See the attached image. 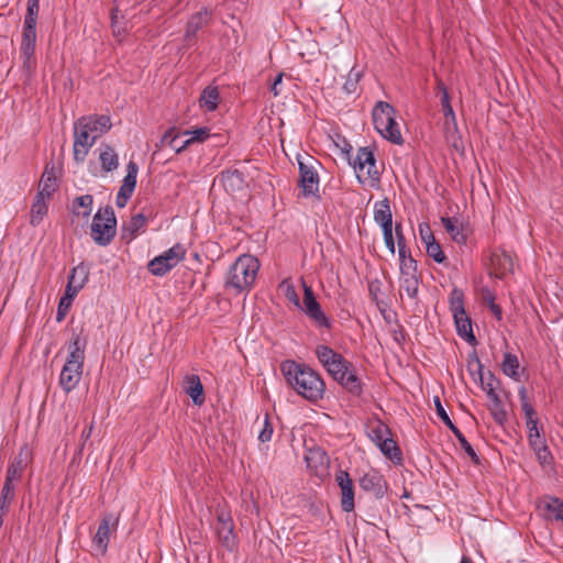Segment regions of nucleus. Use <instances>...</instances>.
I'll use <instances>...</instances> for the list:
<instances>
[{"label": "nucleus", "instance_id": "1", "mask_svg": "<svg viewBox=\"0 0 563 563\" xmlns=\"http://www.w3.org/2000/svg\"><path fill=\"white\" fill-rule=\"evenodd\" d=\"M280 371L287 384L305 399L316 402L323 398L325 384L308 365L286 360L282 362Z\"/></svg>", "mask_w": 563, "mask_h": 563}, {"label": "nucleus", "instance_id": "2", "mask_svg": "<svg viewBox=\"0 0 563 563\" xmlns=\"http://www.w3.org/2000/svg\"><path fill=\"white\" fill-rule=\"evenodd\" d=\"M260 269V262L252 255H242L230 266L225 288H234L238 294L251 287Z\"/></svg>", "mask_w": 563, "mask_h": 563}, {"label": "nucleus", "instance_id": "3", "mask_svg": "<svg viewBox=\"0 0 563 563\" xmlns=\"http://www.w3.org/2000/svg\"><path fill=\"white\" fill-rule=\"evenodd\" d=\"M372 118L375 130L385 140L397 145L404 143L399 125L396 122V110L390 103L378 101L373 108Z\"/></svg>", "mask_w": 563, "mask_h": 563}, {"label": "nucleus", "instance_id": "4", "mask_svg": "<svg viewBox=\"0 0 563 563\" xmlns=\"http://www.w3.org/2000/svg\"><path fill=\"white\" fill-rule=\"evenodd\" d=\"M117 234V218L111 206L100 208L92 218L90 235L100 246L109 245Z\"/></svg>", "mask_w": 563, "mask_h": 563}, {"label": "nucleus", "instance_id": "5", "mask_svg": "<svg viewBox=\"0 0 563 563\" xmlns=\"http://www.w3.org/2000/svg\"><path fill=\"white\" fill-rule=\"evenodd\" d=\"M297 161L299 172L298 186L301 188L302 196L305 198L312 197L317 200H321L319 194V174L316 169V164H319V162L310 155H306L305 157L298 155Z\"/></svg>", "mask_w": 563, "mask_h": 563}, {"label": "nucleus", "instance_id": "6", "mask_svg": "<svg viewBox=\"0 0 563 563\" xmlns=\"http://www.w3.org/2000/svg\"><path fill=\"white\" fill-rule=\"evenodd\" d=\"M185 255L186 249L184 245L176 243L161 255L151 260L147 263V269L154 276H165L185 258Z\"/></svg>", "mask_w": 563, "mask_h": 563}, {"label": "nucleus", "instance_id": "7", "mask_svg": "<svg viewBox=\"0 0 563 563\" xmlns=\"http://www.w3.org/2000/svg\"><path fill=\"white\" fill-rule=\"evenodd\" d=\"M98 135L91 134V129L84 125L78 119L74 123L73 154L76 163H84L89 150L93 146Z\"/></svg>", "mask_w": 563, "mask_h": 563}, {"label": "nucleus", "instance_id": "8", "mask_svg": "<svg viewBox=\"0 0 563 563\" xmlns=\"http://www.w3.org/2000/svg\"><path fill=\"white\" fill-rule=\"evenodd\" d=\"M303 288V299L301 310L311 319V321L318 328H331V322L329 318L325 316L322 310L320 303L317 301L314 292L310 286H308L305 280H302Z\"/></svg>", "mask_w": 563, "mask_h": 563}, {"label": "nucleus", "instance_id": "9", "mask_svg": "<svg viewBox=\"0 0 563 563\" xmlns=\"http://www.w3.org/2000/svg\"><path fill=\"white\" fill-rule=\"evenodd\" d=\"M119 518L113 514H107L99 522L97 532L92 537V549L98 555H104L108 551L111 528L115 531Z\"/></svg>", "mask_w": 563, "mask_h": 563}, {"label": "nucleus", "instance_id": "10", "mask_svg": "<svg viewBox=\"0 0 563 563\" xmlns=\"http://www.w3.org/2000/svg\"><path fill=\"white\" fill-rule=\"evenodd\" d=\"M400 287L411 299H417L421 276L418 274L417 261H409L400 265Z\"/></svg>", "mask_w": 563, "mask_h": 563}, {"label": "nucleus", "instance_id": "11", "mask_svg": "<svg viewBox=\"0 0 563 563\" xmlns=\"http://www.w3.org/2000/svg\"><path fill=\"white\" fill-rule=\"evenodd\" d=\"M217 533L219 537V540L221 541L222 545L227 549L232 550V548L235 545V536H234V523L232 516L229 511H227L223 508H217Z\"/></svg>", "mask_w": 563, "mask_h": 563}, {"label": "nucleus", "instance_id": "12", "mask_svg": "<svg viewBox=\"0 0 563 563\" xmlns=\"http://www.w3.org/2000/svg\"><path fill=\"white\" fill-rule=\"evenodd\" d=\"M335 482L341 490V508L344 512H351L355 508V490L353 479L347 471L339 470L335 473Z\"/></svg>", "mask_w": 563, "mask_h": 563}, {"label": "nucleus", "instance_id": "13", "mask_svg": "<svg viewBox=\"0 0 563 563\" xmlns=\"http://www.w3.org/2000/svg\"><path fill=\"white\" fill-rule=\"evenodd\" d=\"M440 103H441V108H442V112H443V117H444L445 133L448 135V139H450L452 141L453 147L456 151H459L460 145L462 144V141H461V135L459 134L455 112L451 104V98L444 96V98H440Z\"/></svg>", "mask_w": 563, "mask_h": 563}, {"label": "nucleus", "instance_id": "14", "mask_svg": "<svg viewBox=\"0 0 563 563\" xmlns=\"http://www.w3.org/2000/svg\"><path fill=\"white\" fill-rule=\"evenodd\" d=\"M358 484L364 492L372 493L377 499L383 498L388 489L386 479L377 471L364 474Z\"/></svg>", "mask_w": 563, "mask_h": 563}, {"label": "nucleus", "instance_id": "15", "mask_svg": "<svg viewBox=\"0 0 563 563\" xmlns=\"http://www.w3.org/2000/svg\"><path fill=\"white\" fill-rule=\"evenodd\" d=\"M30 460H31V451L29 450L27 444H23L20 448L18 454L9 463L7 473H5V477L11 478L13 481H20Z\"/></svg>", "mask_w": 563, "mask_h": 563}, {"label": "nucleus", "instance_id": "16", "mask_svg": "<svg viewBox=\"0 0 563 563\" xmlns=\"http://www.w3.org/2000/svg\"><path fill=\"white\" fill-rule=\"evenodd\" d=\"M518 396L521 405V409L525 413L526 424L528 428V437H537L540 434L538 429V418L533 406L528 400L527 389L525 386L519 387Z\"/></svg>", "mask_w": 563, "mask_h": 563}, {"label": "nucleus", "instance_id": "17", "mask_svg": "<svg viewBox=\"0 0 563 563\" xmlns=\"http://www.w3.org/2000/svg\"><path fill=\"white\" fill-rule=\"evenodd\" d=\"M224 190L229 194L240 192L246 186L245 176L239 169H227L221 172L218 177Z\"/></svg>", "mask_w": 563, "mask_h": 563}, {"label": "nucleus", "instance_id": "18", "mask_svg": "<svg viewBox=\"0 0 563 563\" xmlns=\"http://www.w3.org/2000/svg\"><path fill=\"white\" fill-rule=\"evenodd\" d=\"M86 345V338L80 334L73 333L71 340L68 344L69 354L65 364L75 365L77 368L84 367Z\"/></svg>", "mask_w": 563, "mask_h": 563}, {"label": "nucleus", "instance_id": "19", "mask_svg": "<svg viewBox=\"0 0 563 563\" xmlns=\"http://www.w3.org/2000/svg\"><path fill=\"white\" fill-rule=\"evenodd\" d=\"M488 386L489 387L487 388L486 395L490 401V404L488 405V410L494 421L500 427H504L505 423L508 421V412L505 408L503 400L500 399L499 394L494 390L492 384H488Z\"/></svg>", "mask_w": 563, "mask_h": 563}, {"label": "nucleus", "instance_id": "20", "mask_svg": "<svg viewBox=\"0 0 563 563\" xmlns=\"http://www.w3.org/2000/svg\"><path fill=\"white\" fill-rule=\"evenodd\" d=\"M184 391L191 398L195 406L203 405L206 400L203 385L196 374L185 376L183 383Z\"/></svg>", "mask_w": 563, "mask_h": 563}, {"label": "nucleus", "instance_id": "21", "mask_svg": "<svg viewBox=\"0 0 563 563\" xmlns=\"http://www.w3.org/2000/svg\"><path fill=\"white\" fill-rule=\"evenodd\" d=\"M82 371L84 367L77 368L75 365L64 364L59 375V385L66 394H69L77 387L81 379Z\"/></svg>", "mask_w": 563, "mask_h": 563}, {"label": "nucleus", "instance_id": "22", "mask_svg": "<svg viewBox=\"0 0 563 563\" xmlns=\"http://www.w3.org/2000/svg\"><path fill=\"white\" fill-rule=\"evenodd\" d=\"M147 223V218L144 213L140 212L132 216L128 223H123L121 227V240L130 243L135 239L139 231L142 230Z\"/></svg>", "mask_w": 563, "mask_h": 563}, {"label": "nucleus", "instance_id": "23", "mask_svg": "<svg viewBox=\"0 0 563 563\" xmlns=\"http://www.w3.org/2000/svg\"><path fill=\"white\" fill-rule=\"evenodd\" d=\"M84 125L87 124L88 128L91 129L92 135H98L100 137L102 134L107 133L112 124L110 118L108 115H84L78 119Z\"/></svg>", "mask_w": 563, "mask_h": 563}, {"label": "nucleus", "instance_id": "24", "mask_svg": "<svg viewBox=\"0 0 563 563\" xmlns=\"http://www.w3.org/2000/svg\"><path fill=\"white\" fill-rule=\"evenodd\" d=\"M456 333L464 339L470 345H477L478 341L473 332L472 320L465 312L462 316H453Z\"/></svg>", "mask_w": 563, "mask_h": 563}, {"label": "nucleus", "instance_id": "25", "mask_svg": "<svg viewBox=\"0 0 563 563\" xmlns=\"http://www.w3.org/2000/svg\"><path fill=\"white\" fill-rule=\"evenodd\" d=\"M374 220L382 229L393 225V213L388 198L375 202Z\"/></svg>", "mask_w": 563, "mask_h": 563}, {"label": "nucleus", "instance_id": "26", "mask_svg": "<svg viewBox=\"0 0 563 563\" xmlns=\"http://www.w3.org/2000/svg\"><path fill=\"white\" fill-rule=\"evenodd\" d=\"M441 222L446 230V232L451 235L452 240L457 244H465L467 241V232L465 227L460 223L457 224V220L455 218L442 217Z\"/></svg>", "mask_w": 563, "mask_h": 563}, {"label": "nucleus", "instance_id": "27", "mask_svg": "<svg viewBox=\"0 0 563 563\" xmlns=\"http://www.w3.org/2000/svg\"><path fill=\"white\" fill-rule=\"evenodd\" d=\"M380 452L389 459L395 465H401L404 462L402 453L391 435L384 438V440L377 445Z\"/></svg>", "mask_w": 563, "mask_h": 563}, {"label": "nucleus", "instance_id": "28", "mask_svg": "<svg viewBox=\"0 0 563 563\" xmlns=\"http://www.w3.org/2000/svg\"><path fill=\"white\" fill-rule=\"evenodd\" d=\"M544 517L550 520L563 522V500L553 496H545L542 500Z\"/></svg>", "mask_w": 563, "mask_h": 563}, {"label": "nucleus", "instance_id": "29", "mask_svg": "<svg viewBox=\"0 0 563 563\" xmlns=\"http://www.w3.org/2000/svg\"><path fill=\"white\" fill-rule=\"evenodd\" d=\"M99 161L104 173L113 172L119 166V157L114 148L109 144L100 147Z\"/></svg>", "mask_w": 563, "mask_h": 563}, {"label": "nucleus", "instance_id": "30", "mask_svg": "<svg viewBox=\"0 0 563 563\" xmlns=\"http://www.w3.org/2000/svg\"><path fill=\"white\" fill-rule=\"evenodd\" d=\"M492 265L496 272V277L503 279L507 273L514 268V262L509 254L503 252L501 254H492Z\"/></svg>", "mask_w": 563, "mask_h": 563}, {"label": "nucleus", "instance_id": "31", "mask_svg": "<svg viewBox=\"0 0 563 563\" xmlns=\"http://www.w3.org/2000/svg\"><path fill=\"white\" fill-rule=\"evenodd\" d=\"M56 174L54 165L47 164L45 166L44 173L40 183V190L37 192H43L46 195V198H51L52 195L56 191Z\"/></svg>", "mask_w": 563, "mask_h": 563}, {"label": "nucleus", "instance_id": "32", "mask_svg": "<svg viewBox=\"0 0 563 563\" xmlns=\"http://www.w3.org/2000/svg\"><path fill=\"white\" fill-rule=\"evenodd\" d=\"M36 45V26L23 24L21 55L34 56Z\"/></svg>", "mask_w": 563, "mask_h": 563}, {"label": "nucleus", "instance_id": "33", "mask_svg": "<svg viewBox=\"0 0 563 563\" xmlns=\"http://www.w3.org/2000/svg\"><path fill=\"white\" fill-rule=\"evenodd\" d=\"M367 437L378 445L384 438L391 435V431L387 424H385L382 420H376L374 422H369L366 426Z\"/></svg>", "mask_w": 563, "mask_h": 563}, {"label": "nucleus", "instance_id": "34", "mask_svg": "<svg viewBox=\"0 0 563 563\" xmlns=\"http://www.w3.org/2000/svg\"><path fill=\"white\" fill-rule=\"evenodd\" d=\"M164 145H168L176 153H180L181 151L189 146V142L187 139L181 141L179 135L175 134V128H170L164 133L159 144H157L156 146L159 147Z\"/></svg>", "mask_w": 563, "mask_h": 563}, {"label": "nucleus", "instance_id": "35", "mask_svg": "<svg viewBox=\"0 0 563 563\" xmlns=\"http://www.w3.org/2000/svg\"><path fill=\"white\" fill-rule=\"evenodd\" d=\"M351 362L346 361L341 354L330 361L328 366H324L327 372L338 382L342 376L346 375L349 368H352Z\"/></svg>", "mask_w": 563, "mask_h": 563}, {"label": "nucleus", "instance_id": "36", "mask_svg": "<svg viewBox=\"0 0 563 563\" xmlns=\"http://www.w3.org/2000/svg\"><path fill=\"white\" fill-rule=\"evenodd\" d=\"M207 15H208L207 9H203L202 11H199V12L195 13L194 15H191V18L189 19V21L187 23V29H186V33H185V38L187 41L195 38L198 31L205 24H207Z\"/></svg>", "mask_w": 563, "mask_h": 563}, {"label": "nucleus", "instance_id": "37", "mask_svg": "<svg viewBox=\"0 0 563 563\" xmlns=\"http://www.w3.org/2000/svg\"><path fill=\"white\" fill-rule=\"evenodd\" d=\"M500 366H501L503 373L506 376L512 378L516 382L520 380V373H519L520 364H519L518 357L515 354L506 352L504 354V360H503Z\"/></svg>", "mask_w": 563, "mask_h": 563}, {"label": "nucleus", "instance_id": "38", "mask_svg": "<svg viewBox=\"0 0 563 563\" xmlns=\"http://www.w3.org/2000/svg\"><path fill=\"white\" fill-rule=\"evenodd\" d=\"M45 197L46 195H43V192H37L32 203L30 223L33 227L38 225L43 220V216L47 213L48 207L44 200Z\"/></svg>", "mask_w": 563, "mask_h": 563}, {"label": "nucleus", "instance_id": "39", "mask_svg": "<svg viewBox=\"0 0 563 563\" xmlns=\"http://www.w3.org/2000/svg\"><path fill=\"white\" fill-rule=\"evenodd\" d=\"M220 100V95L218 87L207 86L200 96L199 102L200 107L205 108L207 111H214L218 108Z\"/></svg>", "mask_w": 563, "mask_h": 563}, {"label": "nucleus", "instance_id": "40", "mask_svg": "<svg viewBox=\"0 0 563 563\" xmlns=\"http://www.w3.org/2000/svg\"><path fill=\"white\" fill-rule=\"evenodd\" d=\"M338 383L354 396H360L362 394V384L357 375L354 373L353 367L349 368L346 375L342 376V379H339Z\"/></svg>", "mask_w": 563, "mask_h": 563}, {"label": "nucleus", "instance_id": "41", "mask_svg": "<svg viewBox=\"0 0 563 563\" xmlns=\"http://www.w3.org/2000/svg\"><path fill=\"white\" fill-rule=\"evenodd\" d=\"M450 310L453 316H462L466 312L464 308V292L462 289L454 287L449 298Z\"/></svg>", "mask_w": 563, "mask_h": 563}, {"label": "nucleus", "instance_id": "42", "mask_svg": "<svg viewBox=\"0 0 563 563\" xmlns=\"http://www.w3.org/2000/svg\"><path fill=\"white\" fill-rule=\"evenodd\" d=\"M89 278V268L85 265V263H80L76 267L70 271L68 276V280L70 284H75L79 288H82Z\"/></svg>", "mask_w": 563, "mask_h": 563}, {"label": "nucleus", "instance_id": "43", "mask_svg": "<svg viewBox=\"0 0 563 563\" xmlns=\"http://www.w3.org/2000/svg\"><path fill=\"white\" fill-rule=\"evenodd\" d=\"M347 147L349 148L345 150V153L347 155H350V153L352 152V146L350 144H347ZM365 153H374V152L372 150H369V147L364 146V147L358 148L357 154L353 161H352L351 156L347 157L349 163L353 166V168L355 170L362 172L366 167V163L364 162V158L366 157Z\"/></svg>", "mask_w": 563, "mask_h": 563}, {"label": "nucleus", "instance_id": "44", "mask_svg": "<svg viewBox=\"0 0 563 563\" xmlns=\"http://www.w3.org/2000/svg\"><path fill=\"white\" fill-rule=\"evenodd\" d=\"M488 384H492L495 391H497L501 386L500 379L497 378L490 369H488L487 373L483 369L481 374H478V385L486 394L487 388L489 387Z\"/></svg>", "mask_w": 563, "mask_h": 563}, {"label": "nucleus", "instance_id": "45", "mask_svg": "<svg viewBox=\"0 0 563 563\" xmlns=\"http://www.w3.org/2000/svg\"><path fill=\"white\" fill-rule=\"evenodd\" d=\"M13 479L5 477L3 487L1 489L0 495V505L7 506L10 508L11 501L15 497V488L13 485Z\"/></svg>", "mask_w": 563, "mask_h": 563}, {"label": "nucleus", "instance_id": "46", "mask_svg": "<svg viewBox=\"0 0 563 563\" xmlns=\"http://www.w3.org/2000/svg\"><path fill=\"white\" fill-rule=\"evenodd\" d=\"M184 135H189L187 139L189 145L192 143H202L210 136V129L207 126L197 128L195 130H186L183 133Z\"/></svg>", "mask_w": 563, "mask_h": 563}, {"label": "nucleus", "instance_id": "47", "mask_svg": "<svg viewBox=\"0 0 563 563\" xmlns=\"http://www.w3.org/2000/svg\"><path fill=\"white\" fill-rule=\"evenodd\" d=\"M92 202H93V198L91 195H84V196H79V197L75 198L73 201L74 212L76 214H79V212H77L76 209L85 208L82 216L85 218H88L91 213Z\"/></svg>", "mask_w": 563, "mask_h": 563}, {"label": "nucleus", "instance_id": "48", "mask_svg": "<svg viewBox=\"0 0 563 563\" xmlns=\"http://www.w3.org/2000/svg\"><path fill=\"white\" fill-rule=\"evenodd\" d=\"M366 157L364 158V162L366 163V175L372 181L379 183L380 180V172L377 169L376 166V158L374 153H365Z\"/></svg>", "mask_w": 563, "mask_h": 563}, {"label": "nucleus", "instance_id": "49", "mask_svg": "<svg viewBox=\"0 0 563 563\" xmlns=\"http://www.w3.org/2000/svg\"><path fill=\"white\" fill-rule=\"evenodd\" d=\"M338 352L329 347L328 345H318L316 349V355L320 363H322L323 367L328 366L331 360L334 357H339Z\"/></svg>", "mask_w": 563, "mask_h": 563}, {"label": "nucleus", "instance_id": "50", "mask_svg": "<svg viewBox=\"0 0 563 563\" xmlns=\"http://www.w3.org/2000/svg\"><path fill=\"white\" fill-rule=\"evenodd\" d=\"M383 283L380 279L375 278L368 282V294L373 301H375L376 306L380 309V306H386L384 301L379 299V295L382 292Z\"/></svg>", "mask_w": 563, "mask_h": 563}, {"label": "nucleus", "instance_id": "51", "mask_svg": "<svg viewBox=\"0 0 563 563\" xmlns=\"http://www.w3.org/2000/svg\"><path fill=\"white\" fill-rule=\"evenodd\" d=\"M426 252L427 255L430 256L438 264H442L446 260V256L438 241L430 243L426 249Z\"/></svg>", "mask_w": 563, "mask_h": 563}, {"label": "nucleus", "instance_id": "52", "mask_svg": "<svg viewBox=\"0 0 563 563\" xmlns=\"http://www.w3.org/2000/svg\"><path fill=\"white\" fill-rule=\"evenodd\" d=\"M139 166L134 161H130L126 165V175L123 178L122 184L131 186L133 188L136 187V177H137Z\"/></svg>", "mask_w": 563, "mask_h": 563}, {"label": "nucleus", "instance_id": "53", "mask_svg": "<svg viewBox=\"0 0 563 563\" xmlns=\"http://www.w3.org/2000/svg\"><path fill=\"white\" fill-rule=\"evenodd\" d=\"M360 77L361 74L358 71L355 73L354 68H352L343 85V90L347 95L354 93L356 91Z\"/></svg>", "mask_w": 563, "mask_h": 563}, {"label": "nucleus", "instance_id": "54", "mask_svg": "<svg viewBox=\"0 0 563 563\" xmlns=\"http://www.w3.org/2000/svg\"><path fill=\"white\" fill-rule=\"evenodd\" d=\"M274 432L272 422L269 421V415L266 412L264 418V424L258 434V440L263 443L271 441Z\"/></svg>", "mask_w": 563, "mask_h": 563}, {"label": "nucleus", "instance_id": "55", "mask_svg": "<svg viewBox=\"0 0 563 563\" xmlns=\"http://www.w3.org/2000/svg\"><path fill=\"white\" fill-rule=\"evenodd\" d=\"M382 231H383V239H384L387 250L389 251V253L391 255H395L396 246H395L394 227L389 225L387 228H383Z\"/></svg>", "mask_w": 563, "mask_h": 563}, {"label": "nucleus", "instance_id": "56", "mask_svg": "<svg viewBox=\"0 0 563 563\" xmlns=\"http://www.w3.org/2000/svg\"><path fill=\"white\" fill-rule=\"evenodd\" d=\"M419 234L422 243L426 245V249L430 243L435 242V238L433 232L431 231V228L428 223H420L419 224Z\"/></svg>", "mask_w": 563, "mask_h": 563}, {"label": "nucleus", "instance_id": "57", "mask_svg": "<svg viewBox=\"0 0 563 563\" xmlns=\"http://www.w3.org/2000/svg\"><path fill=\"white\" fill-rule=\"evenodd\" d=\"M433 404L437 411V415L439 419L448 426L452 422L451 418L449 417L448 412L445 411L444 407L442 406L441 399L439 396L433 397Z\"/></svg>", "mask_w": 563, "mask_h": 563}, {"label": "nucleus", "instance_id": "58", "mask_svg": "<svg viewBox=\"0 0 563 563\" xmlns=\"http://www.w3.org/2000/svg\"><path fill=\"white\" fill-rule=\"evenodd\" d=\"M534 454L542 466L550 465L553 462V456L548 445L542 446L540 450L536 451Z\"/></svg>", "mask_w": 563, "mask_h": 563}, {"label": "nucleus", "instance_id": "59", "mask_svg": "<svg viewBox=\"0 0 563 563\" xmlns=\"http://www.w3.org/2000/svg\"><path fill=\"white\" fill-rule=\"evenodd\" d=\"M38 11H40V9H36V7L27 5L23 24L30 25V26L31 25L32 26H36L37 18H38Z\"/></svg>", "mask_w": 563, "mask_h": 563}, {"label": "nucleus", "instance_id": "60", "mask_svg": "<svg viewBox=\"0 0 563 563\" xmlns=\"http://www.w3.org/2000/svg\"><path fill=\"white\" fill-rule=\"evenodd\" d=\"M308 465L314 460L319 464H324L328 461L327 453L320 449L311 450L309 455L306 457Z\"/></svg>", "mask_w": 563, "mask_h": 563}, {"label": "nucleus", "instance_id": "61", "mask_svg": "<svg viewBox=\"0 0 563 563\" xmlns=\"http://www.w3.org/2000/svg\"><path fill=\"white\" fill-rule=\"evenodd\" d=\"M70 306H71L70 301L64 300V298L59 299L58 307H57V313H56L57 322H62L65 319Z\"/></svg>", "mask_w": 563, "mask_h": 563}, {"label": "nucleus", "instance_id": "62", "mask_svg": "<svg viewBox=\"0 0 563 563\" xmlns=\"http://www.w3.org/2000/svg\"><path fill=\"white\" fill-rule=\"evenodd\" d=\"M485 299L487 300L488 302V308L489 310L493 312V314L498 319L500 320L501 319V316H503V311H501V308L500 306H498L496 302H495V297L492 292L487 291V296H485Z\"/></svg>", "mask_w": 563, "mask_h": 563}, {"label": "nucleus", "instance_id": "63", "mask_svg": "<svg viewBox=\"0 0 563 563\" xmlns=\"http://www.w3.org/2000/svg\"><path fill=\"white\" fill-rule=\"evenodd\" d=\"M460 445L464 450V452L470 456V459L472 460V462L474 464H476V465L481 464L479 456L476 454L475 450L473 449V446L471 445V443L467 440L461 442Z\"/></svg>", "mask_w": 563, "mask_h": 563}, {"label": "nucleus", "instance_id": "64", "mask_svg": "<svg viewBox=\"0 0 563 563\" xmlns=\"http://www.w3.org/2000/svg\"><path fill=\"white\" fill-rule=\"evenodd\" d=\"M285 296L287 297V299L292 302L296 307H301L300 305V299L297 295V291L295 289V287L291 285V284H287L286 285V291H285Z\"/></svg>", "mask_w": 563, "mask_h": 563}]
</instances>
